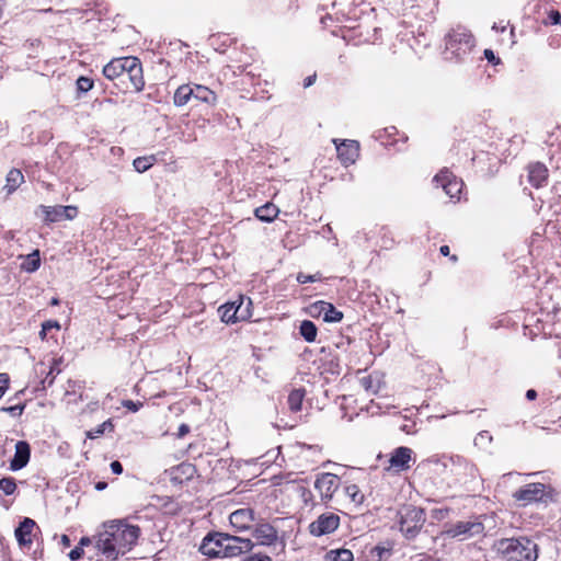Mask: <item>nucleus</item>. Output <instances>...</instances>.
Segmentation results:
<instances>
[{"label":"nucleus","mask_w":561,"mask_h":561,"mask_svg":"<svg viewBox=\"0 0 561 561\" xmlns=\"http://www.w3.org/2000/svg\"><path fill=\"white\" fill-rule=\"evenodd\" d=\"M190 432V426L187 424H181L179 426V430H178V433H176V437L178 438H182L184 437L187 433Z\"/></svg>","instance_id":"48"},{"label":"nucleus","mask_w":561,"mask_h":561,"mask_svg":"<svg viewBox=\"0 0 561 561\" xmlns=\"http://www.w3.org/2000/svg\"><path fill=\"white\" fill-rule=\"evenodd\" d=\"M36 526L35 522L28 517H25L15 529V537L21 546L32 543V530Z\"/></svg>","instance_id":"22"},{"label":"nucleus","mask_w":561,"mask_h":561,"mask_svg":"<svg viewBox=\"0 0 561 561\" xmlns=\"http://www.w3.org/2000/svg\"><path fill=\"white\" fill-rule=\"evenodd\" d=\"M236 302V308H238V312L236 314L237 322L238 321H244L251 317V312L249 307L252 305V301L250 298L247 299V304L243 297H240Z\"/></svg>","instance_id":"33"},{"label":"nucleus","mask_w":561,"mask_h":561,"mask_svg":"<svg viewBox=\"0 0 561 561\" xmlns=\"http://www.w3.org/2000/svg\"><path fill=\"white\" fill-rule=\"evenodd\" d=\"M492 442V436L488 431H481L474 438V445L480 448H485Z\"/></svg>","instance_id":"38"},{"label":"nucleus","mask_w":561,"mask_h":561,"mask_svg":"<svg viewBox=\"0 0 561 561\" xmlns=\"http://www.w3.org/2000/svg\"><path fill=\"white\" fill-rule=\"evenodd\" d=\"M16 490L14 478L5 477L0 479V491L5 495H12Z\"/></svg>","instance_id":"37"},{"label":"nucleus","mask_w":561,"mask_h":561,"mask_svg":"<svg viewBox=\"0 0 561 561\" xmlns=\"http://www.w3.org/2000/svg\"><path fill=\"white\" fill-rule=\"evenodd\" d=\"M484 525L478 517L459 520L454 524L446 533L451 538H459L466 540L473 537H480L484 535Z\"/></svg>","instance_id":"6"},{"label":"nucleus","mask_w":561,"mask_h":561,"mask_svg":"<svg viewBox=\"0 0 561 561\" xmlns=\"http://www.w3.org/2000/svg\"><path fill=\"white\" fill-rule=\"evenodd\" d=\"M23 410H24V405H20V404L1 409V411L10 413L13 416L21 415L23 413Z\"/></svg>","instance_id":"42"},{"label":"nucleus","mask_w":561,"mask_h":561,"mask_svg":"<svg viewBox=\"0 0 561 561\" xmlns=\"http://www.w3.org/2000/svg\"><path fill=\"white\" fill-rule=\"evenodd\" d=\"M340 525V517L334 513L320 515L314 522L309 525L310 534L320 537L329 535L336 530Z\"/></svg>","instance_id":"11"},{"label":"nucleus","mask_w":561,"mask_h":561,"mask_svg":"<svg viewBox=\"0 0 561 561\" xmlns=\"http://www.w3.org/2000/svg\"><path fill=\"white\" fill-rule=\"evenodd\" d=\"M451 260H453V261H457V256H456V255H453V256H451Z\"/></svg>","instance_id":"60"},{"label":"nucleus","mask_w":561,"mask_h":561,"mask_svg":"<svg viewBox=\"0 0 561 561\" xmlns=\"http://www.w3.org/2000/svg\"><path fill=\"white\" fill-rule=\"evenodd\" d=\"M474 47L472 34L465 27L458 26L446 35V58L463 60Z\"/></svg>","instance_id":"3"},{"label":"nucleus","mask_w":561,"mask_h":561,"mask_svg":"<svg viewBox=\"0 0 561 561\" xmlns=\"http://www.w3.org/2000/svg\"><path fill=\"white\" fill-rule=\"evenodd\" d=\"M31 456V447L30 444L25 440H19L15 444V453L10 461V469L13 471L21 470L24 468L30 461Z\"/></svg>","instance_id":"17"},{"label":"nucleus","mask_w":561,"mask_h":561,"mask_svg":"<svg viewBox=\"0 0 561 561\" xmlns=\"http://www.w3.org/2000/svg\"><path fill=\"white\" fill-rule=\"evenodd\" d=\"M526 398L528 400H535L537 398V392L534 389H529L526 391Z\"/></svg>","instance_id":"54"},{"label":"nucleus","mask_w":561,"mask_h":561,"mask_svg":"<svg viewBox=\"0 0 561 561\" xmlns=\"http://www.w3.org/2000/svg\"><path fill=\"white\" fill-rule=\"evenodd\" d=\"M195 472L196 469L193 465L183 462L176 467L171 468V481L175 484H181L184 480H191Z\"/></svg>","instance_id":"21"},{"label":"nucleus","mask_w":561,"mask_h":561,"mask_svg":"<svg viewBox=\"0 0 561 561\" xmlns=\"http://www.w3.org/2000/svg\"><path fill=\"white\" fill-rule=\"evenodd\" d=\"M194 99L206 103L208 105H215L217 102L216 93L209 88L201 84H193Z\"/></svg>","instance_id":"24"},{"label":"nucleus","mask_w":561,"mask_h":561,"mask_svg":"<svg viewBox=\"0 0 561 561\" xmlns=\"http://www.w3.org/2000/svg\"><path fill=\"white\" fill-rule=\"evenodd\" d=\"M113 430L114 425L112 423V420L108 419L104 421L102 424H100L98 427L85 432V436L90 439H94L102 436L105 432H112Z\"/></svg>","instance_id":"34"},{"label":"nucleus","mask_w":561,"mask_h":561,"mask_svg":"<svg viewBox=\"0 0 561 561\" xmlns=\"http://www.w3.org/2000/svg\"><path fill=\"white\" fill-rule=\"evenodd\" d=\"M299 284L314 283L321 279L320 274L307 275L305 273H298L296 277Z\"/></svg>","instance_id":"40"},{"label":"nucleus","mask_w":561,"mask_h":561,"mask_svg":"<svg viewBox=\"0 0 561 561\" xmlns=\"http://www.w3.org/2000/svg\"><path fill=\"white\" fill-rule=\"evenodd\" d=\"M528 179H529V182L534 186H536V187L542 186L547 182V179H548L547 167L541 162H535V163L529 164Z\"/></svg>","instance_id":"20"},{"label":"nucleus","mask_w":561,"mask_h":561,"mask_svg":"<svg viewBox=\"0 0 561 561\" xmlns=\"http://www.w3.org/2000/svg\"><path fill=\"white\" fill-rule=\"evenodd\" d=\"M278 213V208L272 203H266L265 205L257 207L254 211L255 217L264 222L273 221L277 217Z\"/></svg>","instance_id":"27"},{"label":"nucleus","mask_w":561,"mask_h":561,"mask_svg":"<svg viewBox=\"0 0 561 561\" xmlns=\"http://www.w3.org/2000/svg\"><path fill=\"white\" fill-rule=\"evenodd\" d=\"M504 561H536L538 545L526 536L502 538L494 545Z\"/></svg>","instance_id":"2"},{"label":"nucleus","mask_w":561,"mask_h":561,"mask_svg":"<svg viewBox=\"0 0 561 561\" xmlns=\"http://www.w3.org/2000/svg\"><path fill=\"white\" fill-rule=\"evenodd\" d=\"M299 333L305 339V341L311 343L316 341L318 329L312 321L304 320L300 323Z\"/></svg>","instance_id":"30"},{"label":"nucleus","mask_w":561,"mask_h":561,"mask_svg":"<svg viewBox=\"0 0 561 561\" xmlns=\"http://www.w3.org/2000/svg\"><path fill=\"white\" fill-rule=\"evenodd\" d=\"M51 328H57V329H59V324H58V322H56V321H47V322L43 323V328H42V332H41V333L44 335V334H45V332H46L47 330H50Z\"/></svg>","instance_id":"47"},{"label":"nucleus","mask_w":561,"mask_h":561,"mask_svg":"<svg viewBox=\"0 0 561 561\" xmlns=\"http://www.w3.org/2000/svg\"><path fill=\"white\" fill-rule=\"evenodd\" d=\"M224 548L220 558H232L249 552L253 548V542L248 538H241L226 534Z\"/></svg>","instance_id":"9"},{"label":"nucleus","mask_w":561,"mask_h":561,"mask_svg":"<svg viewBox=\"0 0 561 561\" xmlns=\"http://www.w3.org/2000/svg\"><path fill=\"white\" fill-rule=\"evenodd\" d=\"M61 542L65 545V546H69L70 545V539L67 535H62L61 536Z\"/></svg>","instance_id":"58"},{"label":"nucleus","mask_w":561,"mask_h":561,"mask_svg":"<svg viewBox=\"0 0 561 561\" xmlns=\"http://www.w3.org/2000/svg\"><path fill=\"white\" fill-rule=\"evenodd\" d=\"M390 550L385 548V547H380V546H376L374 549H373V553H376L379 558H382V556L385 553H389Z\"/></svg>","instance_id":"50"},{"label":"nucleus","mask_w":561,"mask_h":561,"mask_svg":"<svg viewBox=\"0 0 561 561\" xmlns=\"http://www.w3.org/2000/svg\"><path fill=\"white\" fill-rule=\"evenodd\" d=\"M106 486H107L106 482H98L95 484V489L99 490V491L104 490Z\"/></svg>","instance_id":"57"},{"label":"nucleus","mask_w":561,"mask_h":561,"mask_svg":"<svg viewBox=\"0 0 561 561\" xmlns=\"http://www.w3.org/2000/svg\"><path fill=\"white\" fill-rule=\"evenodd\" d=\"M230 524L237 530L249 529L254 522V512L250 508H240L230 514Z\"/></svg>","instance_id":"19"},{"label":"nucleus","mask_w":561,"mask_h":561,"mask_svg":"<svg viewBox=\"0 0 561 561\" xmlns=\"http://www.w3.org/2000/svg\"><path fill=\"white\" fill-rule=\"evenodd\" d=\"M336 147L337 157L344 165L352 164L359 156V145L356 140H342L333 139Z\"/></svg>","instance_id":"13"},{"label":"nucleus","mask_w":561,"mask_h":561,"mask_svg":"<svg viewBox=\"0 0 561 561\" xmlns=\"http://www.w3.org/2000/svg\"><path fill=\"white\" fill-rule=\"evenodd\" d=\"M546 25L561 24V13L556 10H551L548 14V19L543 22Z\"/></svg>","instance_id":"41"},{"label":"nucleus","mask_w":561,"mask_h":561,"mask_svg":"<svg viewBox=\"0 0 561 561\" xmlns=\"http://www.w3.org/2000/svg\"><path fill=\"white\" fill-rule=\"evenodd\" d=\"M131 62L129 56L122 58H114L103 67V75L111 81L118 80L122 77L123 70L129 67L127 64Z\"/></svg>","instance_id":"18"},{"label":"nucleus","mask_w":561,"mask_h":561,"mask_svg":"<svg viewBox=\"0 0 561 561\" xmlns=\"http://www.w3.org/2000/svg\"><path fill=\"white\" fill-rule=\"evenodd\" d=\"M93 88V80L88 77H79L77 80V89L80 92H88Z\"/></svg>","instance_id":"39"},{"label":"nucleus","mask_w":561,"mask_h":561,"mask_svg":"<svg viewBox=\"0 0 561 561\" xmlns=\"http://www.w3.org/2000/svg\"><path fill=\"white\" fill-rule=\"evenodd\" d=\"M44 214L45 221L55 222L61 219L71 220L78 215V208L76 206H44L41 207Z\"/></svg>","instance_id":"12"},{"label":"nucleus","mask_w":561,"mask_h":561,"mask_svg":"<svg viewBox=\"0 0 561 561\" xmlns=\"http://www.w3.org/2000/svg\"><path fill=\"white\" fill-rule=\"evenodd\" d=\"M83 553H84V552H83V549H82L81 547H78V546H77L76 548H73V549L69 552V558H70V560L76 561V560L81 559V558H82V556H83Z\"/></svg>","instance_id":"45"},{"label":"nucleus","mask_w":561,"mask_h":561,"mask_svg":"<svg viewBox=\"0 0 561 561\" xmlns=\"http://www.w3.org/2000/svg\"><path fill=\"white\" fill-rule=\"evenodd\" d=\"M226 534L222 533H214L208 534L202 541L199 547V551L207 557L210 558H220L221 550L224 548L222 538H225Z\"/></svg>","instance_id":"14"},{"label":"nucleus","mask_w":561,"mask_h":561,"mask_svg":"<svg viewBox=\"0 0 561 561\" xmlns=\"http://www.w3.org/2000/svg\"><path fill=\"white\" fill-rule=\"evenodd\" d=\"M129 58L131 62H128L129 67L123 70L119 82L125 90L134 89L136 92H140L145 85L141 62L136 57L129 56Z\"/></svg>","instance_id":"7"},{"label":"nucleus","mask_w":561,"mask_h":561,"mask_svg":"<svg viewBox=\"0 0 561 561\" xmlns=\"http://www.w3.org/2000/svg\"><path fill=\"white\" fill-rule=\"evenodd\" d=\"M316 81V75L309 76L304 80V87L309 88Z\"/></svg>","instance_id":"53"},{"label":"nucleus","mask_w":561,"mask_h":561,"mask_svg":"<svg viewBox=\"0 0 561 561\" xmlns=\"http://www.w3.org/2000/svg\"><path fill=\"white\" fill-rule=\"evenodd\" d=\"M340 485L341 479L334 473L321 472L316 477L314 489L319 492L321 501L324 503L333 499Z\"/></svg>","instance_id":"8"},{"label":"nucleus","mask_w":561,"mask_h":561,"mask_svg":"<svg viewBox=\"0 0 561 561\" xmlns=\"http://www.w3.org/2000/svg\"><path fill=\"white\" fill-rule=\"evenodd\" d=\"M41 265V257H39V251L35 250L31 254H27L24 257L23 263L21 264V270L33 273L39 268Z\"/></svg>","instance_id":"29"},{"label":"nucleus","mask_w":561,"mask_h":561,"mask_svg":"<svg viewBox=\"0 0 561 561\" xmlns=\"http://www.w3.org/2000/svg\"><path fill=\"white\" fill-rule=\"evenodd\" d=\"M3 190L11 195L24 182V175L20 170L11 169L7 174Z\"/></svg>","instance_id":"26"},{"label":"nucleus","mask_w":561,"mask_h":561,"mask_svg":"<svg viewBox=\"0 0 561 561\" xmlns=\"http://www.w3.org/2000/svg\"><path fill=\"white\" fill-rule=\"evenodd\" d=\"M353 552L348 549H334L330 550L325 554V561H353Z\"/></svg>","instance_id":"31"},{"label":"nucleus","mask_w":561,"mask_h":561,"mask_svg":"<svg viewBox=\"0 0 561 561\" xmlns=\"http://www.w3.org/2000/svg\"><path fill=\"white\" fill-rule=\"evenodd\" d=\"M323 316L325 322H340L343 319L342 311L337 310L332 304L327 301H318L313 306Z\"/></svg>","instance_id":"23"},{"label":"nucleus","mask_w":561,"mask_h":561,"mask_svg":"<svg viewBox=\"0 0 561 561\" xmlns=\"http://www.w3.org/2000/svg\"><path fill=\"white\" fill-rule=\"evenodd\" d=\"M439 252L444 256L449 255V247L448 245H442L440 249H439Z\"/></svg>","instance_id":"55"},{"label":"nucleus","mask_w":561,"mask_h":561,"mask_svg":"<svg viewBox=\"0 0 561 561\" xmlns=\"http://www.w3.org/2000/svg\"><path fill=\"white\" fill-rule=\"evenodd\" d=\"M484 55H485L486 59H489V60H493L494 59V54L490 49H485L484 50Z\"/></svg>","instance_id":"56"},{"label":"nucleus","mask_w":561,"mask_h":561,"mask_svg":"<svg viewBox=\"0 0 561 561\" xmlns=\"http://www.w3.org/2000/svg\"><path fill=\"white\" fill-rule=\"evenodd\" d=\"M400 530L408 539H413L420 533L425 523L424 510L408 505L402 507L399 512Z\"/></svg>","instance_id":"5"},{"label":"nucleus","mask_w":561,"mask_h":561,"mask_svg":"<svg viewBox=\"0 0 561 561\" xmlns=\"http://www.w3.org/2000/svg\"><path fill=\"white\" fill-rule=\"evenodd\" d=\"M92 543V538L90 537H82L79 541V546L78 547H81L83 549V547H88Z\"/></svg>","instance_id":"52"},{"label":"nucleus","mask_w":561,"mask_h":561,"mask_svg":"<svg viewBox=\"0 0 561 561\" xmlns=\"http://www.w3.org/2000/svg\"><path fill=\"white\" fill-rule=\"evenodd\" d=\"M57 304H58V299H57V298H54V299L51 300V305H57Z\"/></svg>","instance_id":"59"},{"label":"nucleus","mask_w":561,"mask_h":561,"mask_svg":"<svg viewBox=\"0 0 561 561\" xmlns=\"http://www.w3.org/2000/svg\"><path fill=\"white\" fill-rule=\"evenodd\" d=\"M344 492L353 503L362 504L364 502V495L356 484H350L345 486Z\"/></svg>","instance_id":"36"},{"label":"nucleus","mask_w":561,"mask_h":561,"mask_svg":"<svg viewBox=\"0 0 561 561\" xmlns=\"http://www.w3.org/2000/svg\"><path fill=\"white\" fill-rule=\"evenodd\" d=\"M243 561H272V559L266 554H253L245 558Z\"/></svg>","instance_id":"46"},{"label":"nucleus","mask_w":561,"mask_h":561,"mask_svg":"<svg viewBox=\"0 0 561 561\" xmlns=\"http://www.w3.org/2000/svg\"><path fill=\"white\" fill-rule=\"evenodd\" d=\"M434 183L436 186H440L446 195H448L451 199H459V195L462 191L463 183L461 180L457 179L448 170H442L434 178Z\"/></svg>","instance_id":"10"},{"label":"nucleus","mask_w":561,"mask_h":561,"mask_svg":"<svg viewBox=\"0 0 561 561\" xmlns=\"http://www.w3.org/2000/svg\"><path fill=\"white\" fill-rule=\"evenodd\" d=\"M412 449L409 447L396 448L389 459L388 470H394L396 472L405 471L410 469V461L412 460Z\"/></svg>","instance_id":"15"},{"label":"nucleus","mask_w":561,"mask_h":561,"mask_svg":"<svg viewBox=\"0 0 561 561\" xmlns=\"http://www.w3.org/2000/svg\"><path fill=\"white\" fill-rule=\"evenodd\" d=\"M259 545L272 546L277 541V530L270 524L263 523L255 526L252 531Z\"/></svg>","instance_id":"16"},{"label":"nucleus","mask_w":561,"mask_h":561,"mask_svg":"<svg viewBox=\"0 0 561 561\" xmlns=\"http://www.w3.org/2000/svg\"><path fill=\"white\" fill-rule=\"evenodd\" d=\"M193 95V84H182L174 92L173 103L178 107L184 106L194 99Z\"/></svg>","instance_id":"25"},{"label":"nucleus","mask_w":561,"mask_h":561,"mask_svg":"<svg viewBox=\"0 0 561 561\" xmlns=\"http://www.w3.org/2000/svg\"><path fill=\"white\" fill-rule=\"evenodd\" d=\"M218 312L220 313L221 321L225 323H234L237 322V312L238 308H236V302H227L219 307Z\"/></svg>","instance_id":"28"},{"label":"nucleus","mask_w":561,"mask_h":561,"mask_svg":"<svg viewBox=\"0 0 561 561\" xmlns=\"http://www.w3.org/2000/svg\"><path fill=\"white\" fill-rule=\"evenodd\" d=\"M54 379H55L54 368H51L50 371L48 373V375L46 376V378L44 380V383H47L48 386H51L53 382H54Z\"/></svg>","instance_id":"51"},{"label":"nucleus","mask_w":561,"mask_h":561,"mask_svg":"<svg viewBox=\"0 0 561 561\" xmlns=\"http://www.w3.org/2000/svg\"><path fill=\"white\" fill-rule=\"evenodd\" d=\"M111 470L115 474H121L123 472V466L119 461L115 460L111 462Z\"/></svg>","instance_id":"49"},{"label":"nucleus","mask_w":561,"mask_h":561,"mask_svg":"<svg viewBox=\"0 0 561 561\" xmlns=\"http://www.w3.org/2000/svg\"><path fill=\"white\" fill-rule=\"evenodd\" d=\"M9 387V376L7 374H0V398L5 393Z\"/></svg>","instance_id":"44"},{"label":"nucleus","mask_w":561,"mask_h":561,"mask_svg":"<svg viewBox=\"0 0 561 561\" xmlns=\"http://www.w3.org/2000/svg\"><path fill=\"white\" fill-rule=\"evenodd\" d=\"M140 536L138 526L125 524L121 520L104 523L102 529L94 536L95 548L107 560H117L130 551Z\"/></svg>","instance_id":"1"},{"label":"nucleus","mask_w":561,"mask_h":561,"mask_svg":"<svg viewBox=\"0 0 561 561\" xmlns=\"http://www.w3.org/2000/svg\"><path fill=\"white\" fill-rule=\"evenodd\" d=\"M554 490L545 483L533 482L525 484L513 493V499L523 506L531 503H549L553 501Z\"/></svg>","instance_id":"4"},{"label":"nucleus","mask_w":561,"mask_h":561,"mask_svg":"<svg viewBox=\"0 0 561 561\" xmlns=\"http://www.w3.org/2000/svg\"><path fill=\"white\" fill-rule=\"evenodd\" d=\"M305 398L304 389H294L288 396V405L290 411L298 412L301 410L302 401Z\"/></svg>","instance_id":"32"},{"label":"nucleus","mask_w":561,"mask_h":561,"mask_svg":"<svg viewBox=\"0 0 561 561\" xmlns=\"http://www.w3.org/2000/svg\"><path fill=\"white\" fill-rule=\"evenodd\" d=\"M156 161L154 156L138 157L134 160L133 165L139 173L149 170Z\"/></svg>","instance_id":"35"},{"label":"nucleus","mask_w":561,"mask_h":561,"mask_svg":"<svg viewBox=\"0 0 561 561\" xmlns=\"http://www.w3.org/2000/svg\"><path fill=\"white\" fill-rule=\"evenodd\" d=\"M123 407L128 409L131 412H137L141 407V402H135L133 400H125L123 401Z\"/></svg>","instance_id":"43"}]
</instances>
